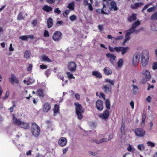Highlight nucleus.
I'll use <instances>...</instances> for the list:
<instances>
[{"mask_svg": "<svg viewBox=\"0 0 157 157\" xmlns=\"http://www.w3.org/2000/svg\"><path fill=\"white\" fill-rule=\"evenodd\" d=\"M74 105L75 106V113L77 115L78 118L79 120H81L83 118L82 113L84 112V109L78 102H75Z\"/></svg>", "mask_w": 157, "mask_h": 157, "instance_id": "f257e3e1", "label": "nucleus"}, {"mask_svg": "<svg viewBox=\"0 0 157 157\" xmlns=\"http://www.w3.org/2000/svg\"><path fill=\"white\" fill-rule=\"evenodd\" d=\"M149 53L146 50L143 51L141 54V63L143 67H145L149 60Z\"/></svg>", "mask_w": 157, "mask_h": 157, "instance_id": "f03ea898", "label": "nucleus"}, {"mask_svg": "<svg viewBox=\"0 0 157 157\" xmlns=\"http://www.w3.org/2000/svg\"><path fill=\"white\" fill-rule=\"evenodd\" d=\"M31 131L32 135L35 137L38 136L40 133V128L35 123H33L31 128Z\"/></svg>", "mask_w": 157, "mask_h": 157, "instance_id": "7ed1b4c3", "label": "nucleus"}, {"mask_svg": "<svg viewBox=\"0 0 157 157\" xmlns=\"http://www.w3.org/2000/svg\"><path fill=\"white\" fill-rule=\"evenodd\" d=\"M114 80H111L109 79H106L105 80V82H109L111 84V85H105L102 87V89L104 92L105 93L108 92L111 93L112 90L111 85L113 86L114 85Z\"/></svg>", "mask_w": 157, "mask_h": 157, "instance_id": "20e7f679", "label": "nucleus"}, {"mask_svg": "<svg viewBox=\"0 0 157 157\" xmlns=\"http://www.w3.org/2000/svg\"><path fill=\"white\" fill-rule=\"evenodd\" d=\"M114 6L110 4V7L108 8L106 6V4L104 3H103V7L102 9L103 11L106 12V13H107V14H108L109 13H110L111 11L112 10L115 11L118 10V8L117 6V3H114Z\"/></svg>", "mask_w": 157, "mask_h": 157, "instance_id": "39448f33", "label": "nucleus"}, {"mask_svg": "<svg viewBox=\"0 0 157 157\" xmlns=\"http://www.w3.org/2000/svg\"><path fill=\"white\" fill-rule=\"evenodd\" d=\"M142 74L143 78L141 82L142 83H145L151 78L150 73L148 70H144L142 71Z\"/></svg>", "mask_w": 157, "mask_h": 157, "instance_id": "423d86ee", "label": "nucleus"}, {"mask_svg": "<svg viewBox=\"0 0 157 157\" xmlns=\"http://www.w3.org/2000/svg\"><path fill=\"white\" fill-rule=\"evenodd\" d=\"M13 123L17 125H20L21 128L25 129L29 128V124H28L21 121L16 117L13 118Z\"/></svg>", "mask_w": 157, "mask_h": 157, "instance_id": "0eeeda50", "label": "nucleus"}, {"mask_svg": "<svg viewBox=\"0 0 157 157\" xmlns=\"http://www.w3.org/2000/svg\"><path fill=\"white\" fill-rule=\"evenodd\" d=\"M63 36L62 33L60 31H57L53 34L52 39L56 41H59L62 39Z\"/></svg>", "mask_w": 157, "mask_h": 157, "instance_id": "6e6552de", "label": "nucleus"}, {"mask_svg": "<svg viewBox=\"0 0 157 157\" xmlns=\"http://www.w3.org/2000/svg\"><path fill=\"white\" fill-rule=\"evenodd\" d=\"M77 65L75 62L71 61L68 63V68L69 71L72 73L75 72L76 70Z\"/></svg>", "mask_w": 157, "mask_h": 157, "instance_id": "1a4fd4ad", "label": "nucleus"}, {"mask_svg": "<svg viewBox=\"0 0 157 157\" xmlns=\"http://www.w3.org/2000/svg\"><path fill=\"white\" fill-rule=\"evenodd\" d=\"M134 132L136 136L140 137L144 136L145 133L144 130L141 128H136Z\"/></svg>", "mask_w": 157, "mask_h": 157, "instance_id": "9d476101", "label": "nucleus"}, {"mask_svg": "<svg viewBox=\"0 0 157 157\" xmlns=\"http://www.w3.org/2000/svg\"><path fill=\"white\" fill-rule=\"evenodd\" d=\"M140 55L137 53H135L132 57L133 64L135 66L137 65L140 61Z\"/></svg>", "mask_w": 157, "mask_h": 157, "instance_id": "9b49d317", "label": "nucleus"}, {"mask_svg": "<svg viewBox=\"0 0 157 157\" xmlns=\"http://www.w3.org/2000/svg\"><path fill=\"white\" fill-rule=\"evenodd\" d=\"M67 143V141L66 138L63 137H61L58 141L59 144L61 147H63L65 146Z\"/></svg>", "mask_w": 157, "mask_h": 157, "instance_id": "f8f14e48", "label": "nucleus"}, {"mask_svg": "<svg viewBox=\"0 0 157 157\" xmlns=\"http://www.w3.org/2000/svg\"><path fill=\"white\" fill-rule=\"evenodd\" d=\"M97 109L99 110H102L103 108L102 101L101 100H98L96 104Z\"/></svg>", "mask_w": 157, "mask_h": 157, "instance_id": "ddd939ff", "label": "nucleus"}, {"mask_svg": "<svg viewBox=\"0 0 157 157\" xmlns=\"http://www.w3.org/2000/svg\"><path fill=\"white\" fill-rule=\"evenodd\" d=\"M9 80L11 84H13L14 82L16 83H18L19 82V80L17 79L15 75L13 74L11 75V77L9 78Z\"/></svg>", "mask_w": 157, "mask_h": 157, "instance_id": "4468645a", "label": "nucleus"}, {"mask_svg": "<svg viewBox=\"0 0 157 157\" xmlns=\"http://www.w3.org/2000/svg\"><path fill=\"white\" fill-rule=\"evenodd\" d=\"M109 111L107 109H105L103 113L99 115V117L103 119H106L109 117Z\"/></svg>", "mask_w": 157, "mask_h": 157, "instance_id": "2eb2a0df", "label": "nucleus"}, {"mask_svg": "<svg viewBox=\"0 0 157 157\" xmlns=\"http://www.w3.org/2000/svg\"><path fill=\"white\" fill-rule=\"evenodd\" d=\"M51 107V105L48 102H45L43 106V111L45 112H47L50 110Z\"/></svg>", "mask_w": 157, "mask_h": 157, "instance_id": "dca6fc26", "label": "nucleus"}, {"mask_svg": "<svg viewBox=\"0 0 157 157\" xmlns=\"http://www.w3.org/2000/svg\"><path fill=\"white\" fill-rule=\"evenodd\" d=\"M104 74L107 75H109L112 74V72L111 69L108 67H106L103 69Z\"/></svg>", "mask_w": 157, "mask_h": 157, "instance_id": "f3484780", "label": "nucleus"}, {"mask_svg": "<svg viewBox=\"0 0 157 157\" xmlns=\"http://www.w3.org/2000/svg\"><path fill=\"white\" fill-rule=\"evenodd\" d=\"M136 15L135 13H132L128 17V19L129 22H132L136 20Z\"/></svg>", "mask_w": 157, "mask_h": 157, "instance_id": "a211bd4d", "label": "nucleus"}, {"mask_svg": "<svg viewBox=\"0 0 157 157\" xmlns=\"http://www.w3.org/2000/svg\"><path fill=\"white\" fill-rule=\"evenodd\" d=\"M103 2H105L106 6L108 7L110 6V4L113 5L114 3H116L115 1L113 0H103Z\"/></svg>", "mask_w": 157, "mask_h": 157, "instance_id": "6ab92c4d", "label": "nucleus"}, {"mask_svg": "<svg viewBox=\"0 0 157 157\" xmlns=\"http://www.w3.org/2000/svg\"><path fill=\"white\" fill-rule=\"evenodd\" d=\"M42 9L47 12H49L52 10V8L51 6H48L47 5H45L42 8Z\"/></svg>", "mask_w": 157, "mask_h": 157, "instance_id": "aec40b11", "label": "nucleus"}, {"mask_svg": "<svg viewBox=\"0 0 157 157\" xmlns=\"http://www.w3.org/2000/svg\"><path fill=\"white\" fill-rule=\"evenodd\" d=\"M47 24L48 28H50L53 25V20L51 17H49L48 20Z\"/></svg>", "mask_w": 157, "mask_h": 157, "instance_id": "412c9836", "label": "nucleus"}, {"mask_svg": "<svg viewBox=\"0 0 157 157\" xmlns=\"http://www.w3.org/2000/svg\"><path fill=\"white\" fill-rule=\"evenodd\" d=\"M140 24V22L138 20L136 21H135L132 25V28L131 29H134L136 28Z\"/></svg>", "mask_w": 157, "mask_h": 157, "instance_id": "4be33fe9", "label": "nucleus"}, {"mask_svg": "<svg viewBox=\"0 0 157 157\" xmlns=\"http://www.w3.org/2000/svg\"><path fill=\"white\" fill-rule=\"evenodd\" d=\"M38 96L40 98H43L44 96V94L43 93V90L42 89H39L37 90L36 92Z\"/></svg>", "mask_w": 157, "mask_h": 157, "instance_id": "5701e85b", "label": "nucleus"}, {"mask_svg": "<svg viewBox=\"0 0 157 157\" xmlns=\"http://www.w3.org/2000/svg\"><path fill=\"white\" fill-rule=\"evenodd\" d=\"M106 56L108 58H109V60H114L116 58V57L113 54L110 53H108L106 54Z\"/></svg>", "mask_w": 157, "mask_h": 157, "instance_id": "b1692460", "label": "nucleus"}, {"mask_svg": "<svg viewBox=\"0 0 157 157\" xmlns=\"http://www.w3.org/2000/svg\"><path fill=\"white\" fill-rule=\"evenodd\" d=\"M92 75L97 78H101L102 77V75L101 73L98 71H94L92 72Z\"/></svg>", "mask_w": 157, "mask_h": 157, "instance_id": "393cba45", "label": "nucleus"}, {"mask_svg": "<svg viewBox=\"0 0 157 157\" xmlns=\"http://www.w3.org/2000/svg\"><path fill=\"white\" fill-rule=\"evenodd\" d=\"M127 33L125 34V37L126 38H129V40L130 39V36L133 33L132 29L131 30V28L127 30Z\"/></svg>", "mask_w": 157, "mask_h": 157, "instance_id": "a878e982", "label": "nucleus"}, {"mask_svg": "<svg viewBox=\"0 0 157 157\" xmlns=\"http://www.w3.org/2000/svg\"><path fill=\"white\" fill-rule=\"evenodd\" d=\"M42 61H47L48 62H52V60L48 58V56H46L45 55H43L42 56Z\"/></svg>", "mask_w": 157, "mask_h": 157, "instance_id": "bb28decb", "label": "nucleus"}, {"mask_svg": "<svg viewBox=\"0 0 157 157\" xmlns=\"http://www.w3.org/2000/svg\"><path fill=\"white\" fill-rule=\"evenodd\" d=\"M129 48L128 47H122V48L121 49V53L122 55H123L126 53L128 51Z\"/></svg>", "mask_w": 157, "mask_h": 157, "instance_id": "cd10ccee", "label": "nucleus"}, {"mask_svg": "<svg viewBox=\"0 0 157 157\" xmlns=\"http://www.w3.org/2000/svg\"><path fill=\"white\" fill-rule=\"evenodd\" d=\"M75 3L74 2H72L69 3L68 5L67 8L69 9L70 10H74L75 6Z\"/></svg>", "mask_w": 157, "mask_h": 157, "instance_id": "c85d7f7f", "label": "nucleus"}, {"mask_svg": "<svg viewBox=\"0 0 157 157\" xmlns=\"http://www.w3.org/2000/svg\"><path fill=\"white\" fill-rule=\"evenodd\" d=\"M31 53L29 50H26L24 53V57L27 59H29Z\"/></svg>", "mask_w": 157, "mask_h": 157, "instance_id": "c756f323", "label": "nucleus"}, {"mask_svg": "<svg viewBox=\"0 0 157 157\" xmlns=\"http://www.w3.org/2000/svg\"><path fill=\"white\" fill-rule=\"evenodd\" d=\"M46 123L47 124V128L48 129H50L51 131H52L53 128L51 127V122L49 120H47L46 121Z\"/></svg>", "mask_w": 157, "mask_h": 157, "instance_id": "7c9ffc66", "label": "nucleus"}, {"mask_svg": "<svg viewBox=\"0 0 157 157\" xmlns=\"http://www.w3.org/2000/svg\"><path fill=\"white\" fill-rule=\"evenodd\" d=\"M123 58H121L117 62V66L119 67H122L123 64Z\"/></svg>", "mask_w": 157, "mask_h": 157, "instance_id": "2f4dec72", "label": "nucleus"}, {"mask_svg": "<svg viewBox=\"0 0 157 157\" xmlns=\"http://www.w3.org/2000/svg\"><path fill=\"white\" fill-rule=\"evenodd\" d=\"M151 30L153 31H157V24L152 25L151 26Z\"/></svg>", "mask_w": 157, "mask_h": 157, "instance_id": "473e14b6", "label": "nucleus"}, {"mask_svg": "<svg viewBox=\"0 0 157 157\" xmlns=\"http://www.w3.org/2000/svg\"><path fill=\"white\" fill-rule=\"evenodd\" d=\"M125 128L124 123L122 122L121 124V131L122 134H124V133Z\"/></svg>", "mask_w": 157, "mask_h": 157, "instance_id": "72a5a7b5", "label": "nucleus"}, {"mask_svg": "<svg viewBox=\"0 0 157 157\" xmlns=\"http://www.w3.org/2000/svg\"><path fill=\"white\" fill-rule=\"evenodd\" d=\"M59 106L57 104L55 105L54 109H53L54 113H56L58 112L59 110Z\"/></svg>", "mask_w": 157, "mask_h": 157, "instance_id": "f704fd0d", "label": "nucleus"}, {"mask_svg": "<svg viewBox=\"0 0 157 157\" xmlns=\"http://www.w3.org/2000/svg\"><path fill=\"white\" fill-rule=\"evenodd\" d=\"M66 74L67 76L70 79L72 78L75 79V77L73 76L72 74L69 72H66Z\"/></svg>", "mask_w": 157, "mask_h": 157, "instance_id": "c9c22d12", "label": "nucleus"}, {"mask_svg": "<svg viewBox=\"0 0 157 157\" xmlns=\"http://www.w3.org/2000/svg\"><path fill=\"white\" fill-rule=\"evenodd\" d=\"M105 104L106 108L107 109H110V103L109 99L106 100Z\"/></svg>", "mask_w": 157, "mask_h": 157, "instance_id": "e433bc0d", "label": "nucleus"}, {"mask_svg": "<svg viewBox=\"0 0 157 157\" xmlns=\"http://www.w3.org/2000/svg\"><path fill=\"white\" fill-rule=\"evenodd\" d=\"M151 19L152 20H157V12L155 13L152 15L151 17Z\"/></svg>", "mask_w": 157, "mask_h": 157, "instance_id": "4c0bfd02", "label": "nucleus"}, {"mask_svg": "<svg viewBox=\"0 0 157 157\" xmlns=\"http://www.w3.org/2000/svg\"><path fill=\"white\" fill-rule=\"evenodd\" d=\"M127 150L129 151H134L135 150V149L132 147L131 145L129 144L128 147L127 148Z\"/></svg>", "mask_w": 157, "mask_h": 157, "instance_id": "58836bf2", "label": "nucleus"}, {"mask_svg": "<svg viewBox=\"0 0 157 157\" xmlns=\"http://www.w3.org/2000/svg\"><path fill=\"white\" fill-rule=\"evenodd\" d=\"M147 146L151 147H154L155 146V144L150 141H148L147 142Z\"/></svg>", "mask_w": 157, "mask_h": 157, "instance_id": "ea45409f", "label": "nucleus"}, {"mask_svg": "<svg viewBox=\"0 0 157 157\" xmlns=\"http://www.w3.org/2000/svg\"><path fill=\"white\" fill-rule=\"evenodd\" d=\"M34 82V80L30 78H29L27 79V85H29L31 83H33Z\"/></svg>", "mask_w": 157, "mask_h": 157, "instance_id": "a19ab883", "label": "nucleus"}, {"mask_svg": "<svg viewBox=\"0 0 157 157\" xmlns=\"http://www.w3.org/2000/svg\"><path fill=\"white\" fill-rule=\"evenodd\" d=\"M45 74L47 76V77H48L49 75H50L51 73V69H48L47 70L45 71Z\"/></svg>", "mask_w": 157, "mask_h": 157, "instance_id": "79ce46f5", "label": "nucleus"}, {"mask_svg": "<svg viewBox=\"0 0 157 157\" xmlns=\"http://www.w3.org/2000/svg\"><path fill=\"white\" fill-rule=\"evenodd\" d=\"M19 39L23 40H28L27 35L21 36Z\"/></svg>", "mask_w": 157, "mask_h": 157, "instance_id": "37998d69", "label": "nucleus"}, {"mask_svg": "<svg viewBox=\"0 0 157 157\" xmlns=\"http://www.w3.org/2000/svg\"><path fill=\"white\" fill-rule=\"evenodd\" d=\"M96 11L99 13H101L102 14H107V13H106V12H105L103 11L102 8L101 9H96Z\"/></svg>", "mask_w": 157, "mask_h": 157, "instance_id": "c03bdc74", "label": "nucleus"}, {"mask_svg": "<svg viewBox=\"0 0 157 157\" xmlns=\"http://www.w3.org/2000/svg\"><path fill=\"white\" fill-rule=\"evenodd\" d=\"M137 148L139 150L142 151L143 149H144V145L143 144H139L137 146Z\"/></svg>", "mask_w": 157, "mask_h": 157, "instance_id": "a18cd8bd", "label": "nucleus"}, {"mask_svg": "<svg viewBox=\"0 0 157 157\" xmlns=\"http://www.w3.org/2000/svg\"><path fill=\"white\" fill-rule=\"evenodd\" d=\"M132 86L133 88V92L135 94L136 93V92H137V91L138 90V88L137 86L134 85H132Z\"/></svg>", "mask_w": 157, "mask_h": 157, "instance_id": "49530a36", "label": "nucleus"}, {"mask_svg": "<svg viewBox=\"0 0 157 157\" xmlns=\"http://www.w3.org/2000/svg\"><path fill=\"white\" fill-rule=\"evenodd\" d=\"M69 18L71 21H73L77 19V17L75 15H72Z\"/></svg>", "mask_w": 157, "mask_h": 157, "instance_id": "de8ad7c7", "label": "nucleus"}, {"mask_svg": "<svg viewBox=\"0 0 157 157\" xmlns=\"http://www.w3.org/2000/svg\"><path fill=\"white\" fill-rule=\"evenodd\" d=\"M57 76L61 79L63 81H64V77L63 75L60 73H59L57 74Z\"/></svg>", "mask_w": 157, "mask_h": 157, "instance_id": "09e8293b", "label": "nucleus"}, {"mask_svg": "<svg viewBox=\"0 0 157 157\" xmlns=\"http://www.w3.org/2000/svg\"><path fill=\"white\" fill-rule=\"evenodd\" d=\"M152 68L153 70H155L157 69V62H154L153 63Z\"/></svg>", "mask_w": 157, "mask_h": 157, "instance_id": "8fccbe9b", "label": "nucleus"}, {"mask_svg": "<svg viewBox=\"0 0 157 157\" xmlns=\"http://www.w3.org/2000/svg\"><path fill=\"white\" fill-rule=\"evenodd\" d=\"M23 17L22 16L21 13H20L18 15L17 19L18 20H21L23 19Z\"/></svg>", "mask_w": 157, "mask_h": 157, "instance_id": "3c124183", "label": "nucleus"}, {"mask_svg": "<svg viewBox=\"0 0 157 157\" xmlns=\"http://www.w3.org/2000/svg\"><path fill=\"white\" fill-rule=\"evenodd\" d=\"M122 48V47H115L114 48V50H115L117 52H119L121 51V49Z\"/></svg>", "mask_w": 157, "mask_h": 157, "instance_id": "603ef678", "label": "nucleus"}, {"mask_svg": "<svg viewBox=\"0 0 157 157\" xmlns=\"http://www.w3.org/2000/svg\"><path fill=\"white\" fill-rule=\"evenodd\" d=\"M143 29V28H141L137 30H135V29H132V31L133 32V33H135L137 34Z\"/></svg>", "mask_w": 157, "mask_h": 157, "instance_id": "864d4df0", "label": "nucleus"}, {"mask_svg": "<svg viewBox=\"0 0 157 157\" xmlns=\"http://www.w3.org/2000/svg\"><path fill=\"white\" fill-rule=\"evenodd\" d=\"M70 13V10L67 9L63 13V15L64 17H67V15L69 14Z\"/></svg>", "mask_w": 157, "mask_h": 157, "instance_id": "5fc2aeb1", "label": "nucleus"}, {"mask_svg": "<svg viewBox=\"0 0 157 157\" xmlns=\"http://www.w3.org/2000/svg\"><path fill=\"white\" fill-rule=\"evenodd\" d=\"M9 95V92L8 91H6L5 93V95L2 98L3 100H5L7 98Z\"/></svg>", "mask_w": 157, "mask_h": 157, "instance_id": "6e6d98bb", "label": "nucleus"}, {"mask_svg": "<svg viewBox=\"0 0 157 157\" xmlns=\"http://www.w3.org/2000/svg\"><path fill=\"white\" fill-rule=\"evenodd\" d=\"M155 8V6H153L151 7L150 8L147 9V11L148 12L150 13L152 12V11L154 10Z\"/></svg>", "mask_w": 157, "mask_h": 157, "instance_id": "4d7b16f0", "label": "nucleus"}, {"mask_svg": "<svg viewBox=\"0 0 157 157\" xmlns=\"http://www.w3.org/2000/svg\"><path fill=\"white\" fill-rule=\"evenodd\" d=\"M43 36L44 37H49V34L48 31L45 30L44 31Z\"/></svg>", "mask_w": 157, "mask_h": 157, "instance_id": "13d9d810", "label": "nucleus"}, {"mask_svg": "<svg viewBox=\"0 0 157 157\" xmlns=\"http://www.w3.org/2000/svg\"><path fill=\"white\" fill-rule=\"evenodd\" d=\"M146 119V115L145 114L143 113L142 116V123H144Z\"/></svg>", "mask_w": 157, "mask_h": 157, "instance_id": "bf43d9fd", "label": "nucleus"}, {"mask_svg": "<svg viewBox=\"0 0 157 157\" xmlns=\"http://www.w3.org/2000/svg\"><path fill=\"white\" fill-rule=\"evenodd\" d=\"M40 68L42 69H46L48 67V66L47 65L43 64L40 65Z\"/></svg>", "mask_w": 157, "mask_h": 157, "instance_id": "052dcab7", "label": "nucleus"}, {"mask_svg": "<svg viewBox=\"0 0 157 157\" xmlns=\"http://www.w3.org/2000/svg\"><path fill=\"white\" fill-rule=\"evenodd\" d=\"M99 141L100 144H101L103 142H106L107 141V140L106 138H104L100 139Z\"/></svg>", "mask_w": 157, "mask_h": 157, "instance_id": "680f3d73", "label": "nucleus"}, {"mask_svg": "<svg viewBox=\"0 0 157 157\" xmlns=\"http://www.w3.org/2000/svg\"><path fill=\"white\" fill-rule=\"evenodd\" d=\"M54 12L55 13H57L58 14H59L61 12V11L59 10V8H56L54 10Z\"/></svg>", "mask_w": 157, "mask_h": 157, "instance_id": "e2e57ef3", "label": "nucleus"}, {"mask_svg": "<svg viewBox=\"0 0 157 157\" xmlns=\"http://www.w3.org/2000/svg\"><path fill=\"white\" fill-rule=\"evenodd\" d=\"M90 4L88 2V1L87 0H84L83 2V4L85 6H86Z\"/></svg>", "mask_w": 157, "mask_h": 157, "instance_id": "0e129e2a", "label": "nucleus"}, {"mask_svg": "<svg viewBox=\"0 0 157 157\" xmlns=\"http://www.w3.org/2000/svg\"><path fill=\"white\" fill-rule=\"evenodd\" d=\"M75 97L77 100H80V96L78 94H75Z\"/></svg>", "mask_w": 157, "mask_h": 157, "instance_id": "69168bd1", "label": "nucleus"}, {"mask_svg": "<svg viewBox=\"0 0 157 157\" xmlns=\"http://www.w3.org/2000/svg\"><path fill=\"white\" fill-rule=\"evenodd\" d=\"M151 4H148L147 5H145L144 7L143 8L142 10V12H144V10H145V9H147V8H148V7H149V6L151 5Z\"/></svg>", "mask_w": 157, "mask_h": 157, "instance_id": "338daca9", "label": "nucleus"}, {"mask_svg": "<svg viewBox=\"0 0 157 157\" xmlns=\"http://www.w3.org/2000/svg\"><path fill=\"white\" fill-rule=\"evenodd\" d=\"M123 38L122 36H120L117 37L116 38H114V40H119L122 39Z\"/></svg>", "mask_w": 157, "mask_h": 157, "instance_id": "774afa93", "label": "nucleus"}]
</instances>
